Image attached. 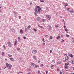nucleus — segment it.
Listing matches in <instances>:
<instances>
[{"label":"nucleus","mask_w":74,"mask_h":74,"mask_svg":"<svg viewBox=\"0 0 74 74\" xmlns=\"http://www.w3.org/2000/svg\"><path fill=\"white\" fill-rule=\"evenodd\" d=\"M30 72H29V73H27V74H30Z\"/></svg>","instance_id":"obj_54"},{"label":"nucleus","mask_w":74,"mask_h":74,"mask_svg":"<svg viewBox=\"0 0 74 74\" xmlns=\"http://www.w3.org/2000/svg\"><path fill=\"white\" fill-rule=\"evenodd\" d=\"M25 32H26L27 31V29L26 28H25Z\"/></svg>","instance_id":"obj_35"},{"label":"nucleus","mask_w":74,"mask_h":74,"mask_svg":"<svg viewBox=\"0 0 74 74\" xmlns=\"http://www.w3.org/2000/svg\"><path fill=\"white\" fill-rule=\"evenodd\" d=\"M38 73H40V71H38Z\"/></svg>","instance_id":"obj_64"},{"label":"nucleus","mask_w":74,"mask_h":74,"mask_svg":"<svg viewBox=\"0 0 74 74\" xmlns=\"http://www.w3.org/2000/svg\"><path fill=\"white\" fill-rule=\"evenodd\" d=\"M3 47H4V48H5V45H4L3 46Z\"/></svg>","instance_id":"obj_44"},{"label":"nucleus","mask_w":74,"mask_h":74,"mask_svg":"<svg viewBox=\"0 0 74 74\" xmlns=\"http://www.w3.org/2000/svg\"><path fill=\"white\" fill-rule=\"evenodd\" d=\"M40 2H42V3H43V2H44V0H40Z\"/></svg>","instance_id":"obj_38"},{"label":"nucleus","mask_w":74,"mask_h":74,"mask_svg":"<svg viewBox=\"0 0 74 74\" xmlns=\"http://www.w3.org/2000/svg\"><path fill=\"white\" fill-rule=\"evenodd\" d=\"M52 62H55V60H53L52 61Z\"/></svg>","instance_id":"obj_55"},{"label":"nucleus","mask_w":74,"mask_h":74,"mask_svg":"<svg viewBox=\"0 0 74 74\" xmlns=\"http://www.w3.org/2000/svg\"><path fill=\"white\" fill-rule=\"evenodd\" d=\"M34 30L35 31V32H37V30L36 29H35L34 28Z\"/></svg>","instance_id":"obj_39"},{"label":"nucleus","mask_w":74,"mask_h":74,"mask_svg":"<svg viewBox=\"0 0 74 74\" xmlns=\"http://www.w3.org/2000/svg\"><path fill=\"white\" fill-rule=\"evenodd\" d=\"M61 42H64V40L62 39V40L61 41Z\"/></svg>","instance_id":"obj_33"},{"label":"nucleus","mask_w":74,"mask_h":74,"mask_svg":"<svg viewBox=\"0 0 74 74\" xmlns=\"http://www.w3.org/2000/svg\"><path fill=\"white\" fill-rule=\"evenodd\" d=\"M48 27H49V30H50V29H51L52 28V27H51V26L50 25H48Z\"/></svg>","instance_id":"obj_14"},{"label":"nucleus","mask_w":74,"mask_h":74,"mask_svg":"<svg viewBox=\"0 0 74 74\" xmlns=\"http://www.w3.org/2000/svg\"><path fill=\"white\" fill-rule=\"evenodd\" d=\"M66 37H69V35L68 34H66Z\"/></svg>","instance_id":"obj_37"},{"label":"nucleus","mask_w":74,"mask_h":74,"mask_svg":"<svg viewBox=\"0 0 74 74\" xmlns=\"http://www.w3.org/2000/svg\"><path fill=\"white\" fill-rule=\"evenodd\" d=\"M55 27H56L58 28V25H56Z\"/></svg>","instance_id":"obj_46"},{"label":"nucleus","mask_w":74,"mask_h":74,"mask_svg":"<svg viewBox=\"0 0 74 74\" xmlns=\"http://www.w3.org/2000/svg\"><path fill=\"white\" fill-rule=\"evenodd\" d=\"M40 60H38V63H40Z\"/></svg>","instance_id":"obj_61"},{"label":"nucleus","mask_w":74,"mask_h":74,"mask_svg":"<svg viewBox=\"0 0 74 74\" xmlns=\"http://www.w3.org/2000/svg\"><path fill=\"white\" fill-rule=\"evenodd\" d=\"M43 44L44 45H45V42L43 43Z\"/></svg>","instance_id":"obj_53"},{"label":"nucleus","mask_w":74,"mask_h":74,"mask_svg":"<svg viewBox=\"0 0 74 74\" xmlns=\"http://www.w3.org/2000/svg\"><path fill=\"white\" fill-rule=\"evenodd\" d=\"M72 42H73V43H74V40H73Z\"/></svg>","instance_id":"obj_57"},{"label":"nucleus","mask_w":74,"mask_h":74,"mask_svg":"<svg viewBox=\"0 0 74 74\" xmlns=\"http://www.w3.org/2000/svg\"><path fill=\"white\" fill-rule=\"evenodd\" d=\"M38 26L40 27L41 29H43V27L42 26H40V25H38Z\"/></svg>","instance_id":"obj_26"},{"label":"nucleus","mask_w":74,"mask_h":74,"mask_svg":"<svg viewBox=\"0 0 74 74\" xmlns=\"http://www.w3.org/2000/svg\"><path fill=\"white\" fill-rule=\"evenodd\" d=\"M64 30L65 31V32H66V33H69V31H68V29H65Z\"/></svg>","instance_id":"obj_15"},{"label":"nucleus","mask_w":74,"mask_h":74,"mask_svg":"<svg viewBox=\"0 0 74 74\" xmlns=\"http://www.w3.org/2000/svg\"><path fill=\"white\" fill-rule=\"evenodd\" d=\"M45 37H48V35H45Z\"/></svg>","instance_id":"obj_52"},{"label":"nucleus","mask_w":74,"mask_h":74,"mask_svg":"<svg viewBox=\"0 0 74 74\" xmlns=\"http://www.w3.org/2000/svg\"><path fill=\"white\" fill-rule=\"evenodd\" d=\"M71 62L72 64H74V60H72L71 61Z\"/></svg>","instance_id":"obj_12"},{"label":"nucleus","mask_w":74,"mask_h":74,"mask_svg":"<svg viewBox=\"0 0 74 74\" xmlns=\"http://www.w3.org/2000/svg\"><path fill=\"white\" fill-rule=\"evenodd\" d=\"M34 67H35L36 69H37V67H39V65H37L35 64V66H34Z\"/></svg>","instance_id":"obj_6"},{"label":"nucleus","mask_w":74,"mask_h":74,"mask_svg":"<svg viewBox=\"0 0 74 74\" xmlns=\"http://www.w3.org/2000/svg\"><path fill=\"white\" fill-rule=\"evenodd\" d=\"M40 8V6H37L35 7V12L34 13V14L35 15L37 16V14H38V10H37V8Z\"/></svg>","instance_id":"obj_1"},{"label":"nucleus","mask_w":74,"mask_h":74,"mask_svg":"<svg viewBox=\"0 0 74 74\" xmlns=\"http://www.w3.org/2000/svg\"><path fill=\"white\" fill-rule=\"evenodd\" d=\"M70 8H68L67 9V10L68 11H69V12H71V13H73L74 12V10H73V9H72L71 10H70Z\"/></svg>","instance_id":"obj_2"},{"label":"nucleus","mask_w":74,"mask_h":74,"mask_svg":"<svg viewBox=\"0 0 74 74\" xmlns=\"http://www.w3.org/2000/svg\"><path fill=\"white\" fill-rule=\"evenodd\" d=\"M8 45L9 47H12V45H11V42H7Z\"/></svg>","instance_id":"obj_4"},{"label":"nucleus","mask_w":74,"mask_h":74,"mask_svg":"<svg viewBox=\"0 0 74 74\" xmlns=\"http://www.w3.org/2000/svg\"><path fill=\"white\" fill-rule=\"evenodd\" d=\"M42 41H43V42H45V41L44 40V38L42 39Z\"/></svg>","instance_id":"obj_43"},{"label":"nucleus","mask_w":74,"mask_h":74,"mask_svg":"<svg viewBox=\"0 0 74 74\" xmlns=\"http://www.w3.org/2000/svg\"><path fill=\"white\" fill-rule=\"evenodd\" d=\"M20 32L21 34H22L23 33V30L21 29L20 30Z\"/></svg>","instance_id":"obj_10"},{"label":"nucleus","mask_w":74,"mask_h":74,"mask_svg":"<svg viewBox=\"0 0 74 74\" xmlns=\"http://www.w3.org/2000/svg\"><path fill=\"white\" fill-rule=\"evenodd\" d=\"M53 38V37L52 36H51L50 37V39L51 40H52V39Z\"/></svg>","instance_id":"obj_31"},{"label":"nucleus","mask_w":74,"mask_h":74,"mask_svg":"<svg viewBox=\"0 0 74 74\" xmlns=\"http://www.w3.org/2000/svg\"><path fill=\"white\" fill-rule=\"evenodd\" d=\"M46 17L47 18V19H48V20H49H49L51 19V16L48 15H47Z\"/></svg>","instance_id":"obj_3"},{"label":"nucleus","mask_w":74,"mask_h":74,"mask_svg":"<svg viewBox=\"0 0 74 74\" xmlns=\"http://www.w3.org/2000/svg\"><path fill=\"white\" fill-rule=\"evenodd\" d=\"M42 22H45V19H44L43 18L42 19Z\"/></svg>","instance_id":"obj_23"},{"label":"nucleus","mask_w":74,"mask_h":74,"mask_svg":"<svg viewBox=\"0 0 74 74\" xmlns=\"http://www.w3.org/2000/svg\"><path fill=\"white\" fill-rule=\"evenodd\" d=\"M30 27H31V26L29 25L27 27V29H30Z\"/></svg>","instance_id":"obj_29"},{"label":"nucleus","mask_w":74,"mask_h":74,"mask_svg":"<svg viewBox=\"0 0 74 74\" xmlns=\"http://www.w3.org/2000/svg\"><path fill=\"white\" fill-rule=\"evenodd\" d=\"M67 60V59H66V57H65V60Z\"/></svg>","instance_id":"obj_56"},{"label":"nucleus","mask_w":74,"mask_h":74,"mask_svg":"<svg viewBox=\"0 0 74 74\" xmlns=\"http://www.w3.org/2000/svg\"><path fill=\"white\" fill-rule=\"evenodd\" d=\"M38 12H39V13H41V12H42V10H41V8L40 7V6H39V8H38Z\"/></svg>","instance_id":"obj_5"},{"label":"nucleus","mask_w":74,"mask_h":74,"mask_svg":"<svg viewBox=\"0 0 74 74\" xmlns=\"http://www.w3.org/2000/svg\"><path fill=\"white\" fill-rule=\"evenodd\" d=\"M23 38H24V40H26V38L25 36H23Z\"/></svg>","instance_id":"obj_32"},{"label":"nucleus","mask_w":74,"mask_h":74,"mask_svg":"<svg viewBox=\"0 0 74 74\" xmlns=\"http://www.w3.org/2000/svg\"><path fill=\"white\" fill-rule=\"evenodd\" d=\"M32 53H37V51L35 50H34L32 51Z\"/></svg>","instance_id":"obj_9"},{"label":"nucleus","mask_w":74,"mask_h":74,"mask_svg":"<svg viewBox=\"0 0 74 74\" xmlns=\"http://www.w3.org/2000/svg\"><path fill=\"white\" fill-rule=\"evenodd\" d=\"M66 27V26H64V28H65Z\"/></svg>","instance_id":"obj_62"},{"label":"nucleus","mask_w":74,"mask_h":74,"mask_svg":"<svg viewBox=\"0 0 74 74\" xmlns=\"http://www.w3.org/2000/svg\"><path fill=\"white\" fill-rule=\"evenodd\" d=\"M46 10L47 11H49V9L48 7H46Z\"/></svg>","instance_id":"obj_20"},{"label":"nucleus","mask_w":74,"mask_h":74,"mask_svg":"<svg viewBox=\"0 0 74 74\" xmlns=\"http://www.w3.org/2000/svg\"><path fill=\"white\" fill-rule=\"evenodd\" d=\"M64 56H67V55L66 54L64 55Z\"/></svg>","instance_id":"obj_50"},{"label":"nucleus","mask_w":74,"mask_h":74,"mask_svg":"<svg viewBox=\"0 0 74 74\" xmlns=\"http://www.w3.org/2000/svg\"><path fill=\"white\" fill-rule=\"evenodd\" d=\"M60 38V36H57L56 38L57 39H59V38Z\"/></svg>","instance_id":"obj_24"},{"label":"nucleus","mask_w":74,"mask_h":74,"mask_svg":"<svg viewBox=\"0 0 74 74\" xmlns=\"http://www.w3.org/2000/svg\"><path fill=\"white\" fill-rule=\"evenodd\" d=\"M66 62V60H63V62Z\"/></svg>","instance_id":"obj_58"},{"label":"nucleus","mask_w":74,"mask_h":74,"mask_svg":"<svg viewBox=\"0 0 74 74\" xmlns=\"http://www.w3.org/2000/svg\"><path fill=\"white\" fill-rule=\"evenodd\" d=\"M61 37L62 38L63 37V35H61Z\"/></svg>","instance_id":"obj_47"},{"label":"nucleus","mask_w":74,"mask_h":74,"mask_svg":"<svg viewBox=\"0 0 74 74\" xmlns=\"http://www.w3.org/2000/svg\"><path fill=\"white\" fill-rule=\"evenodd\" d=\"M10 59L11 61H14V58H10Z\"/></svg>","instance_id":"obj_22"},{"label":"nucleus","mask_w":74,"mask_h":74,"mask_svg":"<svg viewBox=\"0 0 74 74\" xmlns=\"http://www.w3.org/2000/svg\"><path fill=\"white\" fill-rule=\"evenodd\" d=\"M57 71H60V69H59V68H58L57 69Z\"/></svg>","instance_id":"obj_27"},{"label":"nucleus","mask_w":74,"mask_h":74,"mask_svg":"<svg viewBox=\"0 0 74 74\" xmlns=\"http://www.w3.org/2000/svg\"><path fill=\"white\" fill-rule=\"evenodd\" d=\"M31 64L32 66L34 67V66L35 65V64H34V63L33 62H32L31 63Z\"/></svg>","instance_id":"obj_11"},{"label":"nucleus","mask_w":74,"mask_h":74,"mask_svg":"<svg viewBox=\"0 0 74 74\" xmlns=\"http://www.w3.org/2000/svg\"><path fill=\"white\" fill-rule=\"evenodd\" d=\"M40 17H38L37 18L36 20L37 21H40Z\"/></svg>","instance_id":"obj_13"},{"label":"nucleus","mask_w":74,"mask_h":74,"mask_svg":"<svg viewBox=\"0 0 74 74\" xmlns=\"http://www.w3.org/2000/svg\"><path fill=\"white\" fill-rule=\"evenodd\" d=\"M1 55L3 56H4V52H2L1 53Z\"/></svg>","instance_id":"obj_17"},{"label":"nucleus","mask_w":74,"mask_h":74,"mask_svg":"<svg viewBox=\"0 0 74 74\" xmlns=\"http://www.w3.org/2000/svg\"><path fill=\"white\" fill-rule=\"evenodd\" d=\"M65 68L66 69H68V68H69V67H68V66H65Z\"/></svg>","instance_id":"obj_28"},{"label":"nucleus","mask_w":74,"mask_h":74,"mask_svg":"<svg viewBox=\"0 0 74 74\" xmlns=\"http://www.w3.org/2000/svg\"><path fill=\"white\" fill-rule=\"evenodd\" d=\"M5 60H7V59L5 58Z\"/></svg>","instance_id":"obj_63"},{"label":"nucleus","mask_w":74,"mask_h":74,"mask_svg":"<svg viewBox=\"0 0 74 74\" xmlns=\"http://www.w3.org/2000/svg\"><path fill=\"white\" fill-rule=\"evenodd\" d=\"M54 65H52L51 66V67H54Z\"/></svg>","instance_id":"obj_49"},{"label":"nucleus","mask_w":74,"mask_h":74,"mask_svg":"<svg viewBox=\"0 0 74 74\" xmlns=\"http://www.w3.org/2000/svg\"><path fill=\"white\" fill-rule=\"evenodd\" d=\"M65 66H68V65L69 64V62H67V63H65Z\"/></svg>","instance_id":"obj_21"},{"label":"nucleus","mask_w":74,"mask_h":74,"mask_svg":"<svg viewBox=\"0 0 74 74\" xmlns=\"http://www.w3.org/2000/svg\"><path fill=\"white\" fill-rule=\"evenodd\" d=\"M69 5H68V3H66V5H64V6L66 8V6H68Z\"/></svg>","instance_id":"obj_19"},{"label":"nucleus","mask_w":74,"mask_h":74,"mask_svg":"<svg viewBox=\"0 0 74 74\" xmlns=\"http://www.w3.org/2000/svg\"><path fill=\"white\" fill-rule=\"evenodd\" d=\"M17 42V41H15V42L14 43V45H16V43Z\"/></svg>","instance_id":"obj_30"},{"label":"nucleus","mask_w":74,"mask_h":74,"mask_svg":"<svg viewBox=\"0 0 74 74\" xmlns=\"http://www.w3.org/2000/svg\"><path fill=\"white\" fill-rule=\"evenodd\" d=\"M28 71H31V69H28Z\"/></svg>","instance_id":"obj_48"},{"label":"nucleus","mask_w":74,"mask_h":74,"mask_svg":"<svg viewBox=\"0 0 74 74\" xmlns=\"http://www.w3.org/2000/svg\"><path fill=\"white\" fill-rule=\"evenodd\" d=\"M60 74H62V72L60 71Z\"/></svg>","instance_id":"obj_51"},{"label":"nucleus","mask_w":74,"mask_h":74,"mask_svg":"<svg viewBox=\"0 0 74 74\" xmlns=\"http://www.w3.org/2000/svg\"><path fill=\"white\" fill-rule=\"evenodd\" d=\"M33 58L34 59V60H37V58H36V56H34Z\"/></svg>","instance_id":"obj_16"},{"label":"nucleus","mask_w":74,"mask_h":74,"mask_svg":"<svg viewBox=\"0 0 74 74\" xmlns=\"http://www.w3.org/2000/svg\"><path fill=\"white\" fill-rule=\"evenodd\" d=\"M10 64H8V63H6V66L7 67H8V66H9Z\"/></svg>","instance_id":"obj_18"},{"label":"nucleus","mask_w":74,"mask_h":74,"mask_svg":"<svg viewBox=\"0 0 74 74\" xmlns=\"http://www.w3.org/2000/svg\"><path fill=\"white\" fill-rule=\"evenodd\" d=\"M66 58H67V59H66V60H68V59H69V57L68 56H67Z\"/></svg>","instance_id":"obj_36"},{"label":"nucleus","mask_w":74,"mask_h":74,"mask_svg":"<svg viewBox=\"0 0 74 74\" xmlns=\"http://www.w3.org/2000/svg\"><path fill=\"white\" fill-rule=\"evenodd\" d=\"M68 56H70L71 58H73V54H69L68 55Z\"/></svg>","instance_id":"obj_8"},{"label":"nucleus","mask_w":74,"mask_h":74,"mask_svg":"<svg viewBox=\"0 0 74 74\" xmlns=\"http://www.w3.org/2000/svg\"><path fill=\"white\" fill-rule=\"evenodd\" d=\"M50 53H52V50H50Z\"/></svg>","instance_id":"obj_45"},{"label":"nucleus","mask_w":74,"mask_h":74,"mask_svg":"<svg viewBox=\"0 0 74 74\" xmlns=\"http://www.w3.org/2000/svg\"><path fill=\"white\" fill-rule=\"evenodd\" d=\"M8 56L10 57H12V55H10V54H8Z\"/></svg>","instance_id":"obj_25"},{"label":"nucleus","mask_w":74,"mask_h":74,"mask_svg":"<svg viewBox=\"0 0 74 74\" xmlns=\"http://www.w3.org/2000/svg\"><path fill=\"white\" fill-rule=\"evenodd\" d=\"M46 74H47V73H48V71H46Z\"/></svg>","instance_id":"obj_59"},{"label":"nucleus","mask_w":74,"mask_h":74,"mask_svg":"<svg viewBox=\"0 0 74 74\" xmlns=\"http://www.w3.org/2000/svg\"><path fill=\"white\" fill-rule=\"evenodd\" d=\"M19 19H21V16H19Z\"/></svg>","instance_id":"obj_41"},{"label":"nucleus","mask_w":74,"mask_h":74,"mask_svg":"<svg viewBox=\"0 0 74 74\" xmlns=\"http://www.w3.org/2000/svg\"><path fill=\"white\" fill-rule=\"evenodd\" d=\"M12 30L13 32H15V30H14V29H12Z\"/></svg>","instance_id":"obj_34"},{"label":"nucleus","mask_w":74,"mask_h":74,"mask_svg":"<svg viewBox=\"0 0 74 74\" xmlns=\"http://www.w3.org/2000/svg\"><path fill=\"white\" fill-rule=\"evenodd\" d=\"M18 40L19 41V40H20L21 39L20 37H18Z\"/></svg>","instance_id":"obj_40"},{"label":"nucleus","mask_w":74,"mask_h":74,"mask_svg":"<svg viewBox=\"0 0 74 74\" xmlns=\"http://www.w3.org/2000/svg\"><path fill=\"white\" fill-rule=\"evenodd\" d=\"M9 67L8 69L9 70H10V69H12V65L11 64H10L9 66Z\"/></svg>","instance_id":"obj_7"},{"label":"nucleus","mask_w":74,"mask_h":74,"mask_svg":"<svg viewBox=\"0 0 74 74\" xmlns=\"http://www.w3.org/2000/svg\"><path fill=\"white\" fill-rule=\"evenodd\" d=\"M14 15H16V13H15V12H14Z\"/></svg>","instance_id":"obj_60"},{"label":"nucleus","mask_w":74,"mask_h":74,"mask_svg":"<svg viewBox=\"0 0 74 74\" xmlns=\"http://www.w3.org/2000/svg\"><path fill=\"white\" fill-rule=\"evenodd\" d=\"M17 50H18V51H19V50H20V48H18L17 49Z\"/></svg>","instance_id":"obj_42"}]
</instances>
